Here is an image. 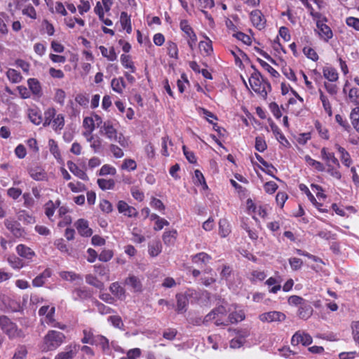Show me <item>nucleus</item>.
<instances>
[{"mask_svg": "<svg viewBox=\"0 0 359 359\" xmlns=\"http://www.w3.org/2000/svg\"><path fill=\"white\" fill-rule=\"evenodd\" d=\"M77 346L70 344L66 346L65 351L60 352L55 356L56 359H72L76 354Z\"/></svg>", "mask_w": 359, "mask_h": 359, "instance_id": "nucleus-20", "label": "nucleus"}, {"mask_svg": "<svg viewBox=\"0 0 359 359\" xmlns=\"http://www.w3.org/2000/svg\"><path fill=\"white\" fill-rule=\"evenodd\" d=\"M141 355V350L138 348L130 349L127 352L126 356L122 357L120 359H137Z\"/></svg>", "mask_w": 359, "mask_h": 359, "instance_id": "nucleus-61", "label": "nucleus"}, {"mask_svg": "<svg viewBox=\"0 0 359 359\" xmlns=\"http://www.w3.org/2000/svg\"><path fill=\"white\" fill-rule=\"evenodd\" d=\"M99 49L102 55L107 58L109 61L113 62L117 60V55L114 47H111L110 49L108 50L105 46H100Z\"/></svg>", "mask_w": 359, "mask_h": 359, "instance_id": "nucleus-31", "label": "nucleus"}, {"mask_svg": "<svg viewBox=\"0 0 359 359\" xmlns=\"http://www.w3.org/2000/svg\"><path fill=\"white\" fill-rule=\"evenodd\" d=\"M67 186L74 193L82 192L86 189L85 184L80 182H71Z\"/></svg>", "mask_w": 359, "mask_h": 359, "instance_id": "nucleus-53", "label": "nucleus"}, {"mask_svg": "<svg viewBox=\"0 0 359 359\" xmlns=\"http://www.w3.org/2000/svg\"><path fill=\"white\" fill-rule=\"evenodd\" d=\"M29 175L32 179L37 181L43 180L46 178V172L40 168L31 169L29 170Z\"/></svg>", "mask_w": 359, "mask_h": 359, "instance_id": "nucleus-44", "label": "nucleus"}, {"mask_svg": "<svg viewBox=\"0 0 359 359\" xmlns=\"http://www.w3.org/2000/svg\"><path fill=\"white\" fill-rule=\"evenodd\" d=\"M125 284L130 286L135 292H140L142 291V283L140 278L135 276H129L128 278L125 280Z\"/></svg>", "mask_w": 359, "mask_h": 359, "instance_id": "nucleus-22", "label": "nucleus"}, {"mask_svg": "<svg viewBox=\"0 0 359 359\" xmlns=\"http://www.w3.org/2000/svg\"><path fill=\"white\" fill-rule=\"evenodd\" d=\"M194 180L196 184L201 185L204 189H208V185L205 182L204 176L199 170H196L194 171Z\"/></svg>", "mask_w": 359, "mask_h": 359, "instance_id": "nucleus-51", "label": "nucleus"}, {"mask_svg": "<svg viewBox=\"0 0 359 359\" xmlns=\"http://www.w3.org/2000/svg\"><path fill=\"white\" fill-rule=\"evenodd\" d=\"M111 292L118 299L123 300L126 297L125 290L119 285L118 283L115 282L111 284L109 287Z\"/></svg>", "mask_w": 359, "mask_h": 359, "instance_id": "nucleus-27", "label": "nucleus"}, {"mask_svg": "<svg viewBox=\"0 0 359 359\" xmlns=\"http://www.w3.org/2000/svg\"><path fill=\"white\" fill-rule=\"evenodd\" d=\"M304 160L309 165L313 166L318 171L323 172L325 170L324 165L322 163L313 159L310 156L306 155L304 156Z\"/></svg>", "mask_w": 359, "mask_h": 359, "instance_id": "nucleus-48", "label": "nucleus"}, {"mask_svg": "<svg viewBox=\"0 0 359 359\" xmlns=\"http://www.w3.org/2000/svg\"><path fill=\"white\" fill-rule=\"evenodd\" d=\"M168 54L172 58H177L178 57V48L177 46L174 42H169L168 43Z\"/></svg>", "mask_w": 359, "mask_h": 359, "instance_id": "nucleus-62", "label": "nucleus"}, {"mask_svg": "<svg viewBox=\"0 0 359 359\" xmlns=\"http://www.w3.org/2000/svg\"><path fill=\"white\" fill-rule=\"evenodd\" d=\"M265 284L270 287L269 291L271 293L276 294L281 289L280 280L276 278L270 277L266 280Z\"/></svg>", "mask_w": 359, "mask_h": 359, "instance_id": "nucleus-29", "label": "nucleus"}, {"mask_svg": "<svg viewBox=\"0 0 359 359\" xmlns=\"http://www.w3.org/2000/svg\"><path fill=\"white\" fill-rule=\"evenodd\" d=\"M0 327L10 339L23 337L25 336L23 332L19 330L17 325L6 316H0Z\"/></svg>", "mask_w": 359, "mask_h": 359, "instance_id": "nucleus-6", "label": "nucleus"}, {"mask_svg": "<svg viewBox=\"0 0 359 359\" xmlns=\"http://www.w3.org/2000/svg\"><path fill=\"white\" fill-rule=\"evenodd\" d=\"M67 164L69 170L73 175L83 181H88L89 180L86 172L81 169L76 163L72 161H68Z\"/></svg>", "mask_w": 359, "mask_h": 359, "instance_id": "nucleus-19", "label": "nucleus"}, {"mask_svg": "<svg viewBox=\"0 0 359 359\" xmlns=\"http://www.w3.org/2000/svg\"><path fill=\"white\" fill-rule=\"evenodd\" d=\"M8 262L14 269H20L24 266L22 260L15 256L9 257L8 258Z\"/></svg>", "mask_w": 359, "mask_h": 359, "instance_id": "nucleus-52", "label": "nucleus"}, {"mask_svg": "<svg viewBox=\"0 0 359 359\" xmlns=\"http://www.w3.org/2000/svg\"><path fill=\"white\" fill-rule=\"evenodd\" d=\"M28 86L31 91L34 95H39L41 91L40 83L35 79H29L27 81Z\"/></svg>", "mask_w": 359, "mask_h": 359, "instance_id": "nucleus-49", "label": "nucleus"}, {"mask_svg": "<svg viewBox=\"0 0 359 359\" xmlns=\"http://www.w3.org/2000/svg\"><path fill=\"white\" fill-rule=\"evenodd\" d=\"M343 92L346 95V102L359 108V88L351 86L347 81L344 83Z\"/></svg>", "mask_w": 359, "mask_h": 359, "instance_id": "nucleus-7", "label": "nucleus"}, {"mask_svg": "<svg viewBox=\"0 0 359 359\" xmlns=\"http://www.w3.org/2000/svg\"><path fill=\"white\" fill-rule=\"evenodd\" d=\"M27 354V350L25 346H20L15 350L12 359H24Z\"/></svg>", "mask_w": 359, "mask_h": 359, "instance_id": "nucleus-63", "label": "nucleus"}, {"mask_svg": "<svg viewBox=\"0 0 359 359\" xmlns=\"http://www.w3.org/2000/svg\"><path fill=\"white\" fill-rule=\"evenodd\" d=\"M111 86L114 92L122 94L126 85L123 77H118L111 80Z\"/></svg>", "mask_w": 359, "mask_h": 359, "instance_id": "nucleus-26", "label": "nucleus"}, {"mask_svg": "<svg viewBox=\"0 0 359 359\" xmlns=\"http://www.w3.org/2000/svg\"><path fill=\"white\" fill-rule=\"evenodd\" d=\"M86 280L87 283L97 288H102L103 287V283L93 275H87L86 277Z\"/></svg>", "mask_w": 359, "mask_h": 359, "instance_id": "nucleus-60", "label": "nucleus"}, {"mask_svg": "<svg viewBox=\"0 0 359 359\" xmlns=\"http://www.w3.org/2000/svg\"><path fill=\"white\" fill-rule=\"evenodd\" d=\"M116 172V168L109 164L102 166L99 171V175L104 176L107 175H114Z\"/></svg>", "mask_w": 359, "mask_h": 359, "instance_id": "nucleus-55", "label": "nucleus"}, {"mask_svg": "<svg viewBox=\"0 0 359 359\" xmlns=\"http://www.w3.org/2000/svg\"><path fill=\"white\" fill-rule=\"evenodd\" d=\"M346 25L354 29L355 31L359 32V18L355 17H348L346 19Z\"/></svg>", "mask_w": 359, "mask_h": 359, "instance_id": "nucleus-64", "label": "nucleus"}, {"mask_svg": "<svg viewBox=\"0 0 359 359\" xmlns=\"http://www.w3.org/2000/svg\"><path fill=\"white\" fill-rule=\"evenodd\" d=\"M43 126H51L55 131H60L65 126V116L62 114H57L53 107L48 108L44 112Z\"/></svg>", "mask_w": 359, "mask_h": 359, "instance_id": "nucleus-2", "label": "nucleus"}, {"mask_svg": "<svg viewBox=\"0 0 359 359\" xmlns=\"http://www.w3.org/2000/svg\"><path fill=\"white\" fill-rule=\"evenodd\" d=\"M334 147L340 154V159L342 163L345 166L349 167L352 163V161L348 152L338 144H336Z\"/></svg>", "mask_w": 359, "mask_h": 359, "instance_id": "nucleus-25", "label": "nucleus"}, {"mask_svg": "<svg viewBox=\"0 0 359 359\" xmlns=\"http://www.w3.org/2000/svg\"><path fill=\"white\" fill-rule=\"evenodd\" d=\"M250 19L252 24L259 29L264 27L265 20L262 12L259 10L252 11L250 13Z\"/></svg>", "mask_w": 359, "mask_h": 359, "instance_id": "nucleus-21", "label": "nucleus"}, {"mask_svg": "<svg viewBox=\"0 0 359 359\" xmlns=\"http://www.w3.org/2000/svg\"><path fill=\"white\" fill-rule=\"evenodd\" d=\"M65 335L56 330H49L43 337L39 347L42 352H48L56 350L65 341Z\"/></svg>", "mask_w": 359, "mask_h": 359, "instance_id": "nucleus-1", "label": "nucleus"}, {"mask_svg": "<svg viewBox=\"0 0 359 359\" xmlns=\"http://www.w3.org/2000/svg\"><path fill=\"white\" fill-rule=\"evenodd\" d=\"M16 252L20 257L28 260H32L36 255L34 250L24 244H19L16 246Z\"/></svg>", "mask_w": 359, "mask_h": 359, "instance_id": "nucleus-18", "label": "nucleus"}, {"mask_svg": "<svg viewBox=\"0 0 359 359\" xmlns=\"http://www.w3.org/2000/svg\"><path fill=\"white\" fill-rule=\"evenodd\" d=\"M75 227L82 236L89 237L93 234V231L88 226V222L84 219H79L75 223Z\"/></svg>", "mask_w": 359, "mask_h": 359, "instance_id": "nucleus-16", "label": "nucleus"}, {"mask_svg": "<svg viewBox=\"0 0 359 359\" xmlns=\"http://www.w3.org/2000/svg\"><path fill=\"white\" fill-rule=\"evenodd\" d=\"M285 315L280 311H273L263 313L259 316V319L262 323L282 322L285 320Z\"/></svg>", "mask_w": 359, "mask_h": 359, "instance_id": "nucleus-11", "label": "nucleus"}, {"mask_svg": "<svg viewBox=\"0 0 359 359\" xmlns=\"http://www.w3.org/2000/svg\"><path fill=\"white\" fill-rule=\"evenodd\" d=\"M100 133L109 140L116 142L122 147H126V141L125 137L121 133H118L111 121L107 120L104 121L100 127Z\"/></svg>", "mask_w": 359, "mask_h": 359, "instance_id": "nucleus-3", "label": "nucleus"}, {"mask_svg": "<svg viewBox=\"0 0 359 359\" xmlns=\"http://www.w3.org/2000/svg\"><path fill=\"white\" fill-rule=\"evenodd\" d=\"M83 126L86 130L83 133L85 137L91 135L96 127L91 116L83 118Z\"/></svg>", "mask_w": 359, "mask_h": 359, "instance_id": "nucleus-30", "label": "nucleus"}, {"mask_svg": "<svg viewBox=\"0 0 359 359\" xmlns=\"http://www.w3.org/2000/svg\"><path fill=\"white\" fill-rule=\"evenodd\" d=\"M256 158L264 167V168H262V170L271 177H274V172H277V170L274 168V166L264 161V158L259 154H256Z\"/></svg>", "mask_w": 359, "mask_h": 359, "instance_id": "nucleus-33", "label": "nucleus"}, {"mask_svg": "<svg viewBox=\"0 0 359 359\" xmlns=\"http://www.w3.org/2000/svg\"><path fill=\"white\" fill-rule=\"evenodd\" d=\"M93 345L100 346L104 351L109 349V341L107 338L102 335H95Z\"/></svg>", "mask_w": 359, "mask_h": 359, "instance_id": "nucleus-34", "label": "nucleus"}, {"mask_svg": "<svg viewBox=\"0 0 359 359\" xmlns=\"http://www.w3.org/2000/svg\"><path fill=\"white\" fill-rule=\"evenodd\" d=\"M229 318L231 323L241 322L245 319V313L243 311H236L230 313Z\"/></svg>", "mask_w": 359, "mask_h": 359, "instance_id": "nucleus-56", "label": "nucleus"}, {"mask_svg": "<svg viewBox=\"0 0 359 359\" xmlns=\"http://www.w3.org/2000/svg\"><path fill=\"white\" fill-rule=\"evenodd\" d=\"M177 311L180 313H182L186 311V307L187 306V299L185 296L182 294H177Z\"/></svg>", "mask_w": 359, "mask_h": 359, "instance_id": "nucleus-47", "label": "nucleus"}, {"mask_svg": "<svg viewBox=\"0 0 359 359\" xmlns=\"http://www.w3.org/2000/svg\"><path fill=\"white\" fill-rule=\"evenodd\" d=\"M60 276L65 280H69V281H76L78 280L79 283L82 282L83 279L81 276L75 273L72 271H60L59 273Z\"/></svg>", "mask_w": 359, "mask_h": 359, "instance_id": "nucleus-40", "label": "nucleus"}, {"mask_svg": "<svg viewBox=\"0 0 359 359\" xmlns=\"http://www.w3.org/2000/svg\"><path fill=\"white\" fill-rule=\"evenodd\" d=\"M351 327L353 340L359 345V320L353 321Z\"/></svg>", "mask_w": 359, "mask_h": 359, "instance_id": "nucleus-58", "label": "nucleus"}, {"mask_svg": "<svg viewBox=\"0 0 359 359\" xmlns=\"http://www.w3.org/2000/svg\"><path fill=\"white\" fill-rule=\"evenodd\" d=\"M120 22L123 29L130 34L132 32V26L130 16L126 12H122L120 16Z\"/></svg>", "mask_w": 359, "mask_h": 359, "instance_id": "nucleus-37", "label": "nucleus"}, {"mask_svg": "<svg viewBox=\"0 0 359 359\" xmlns=\"http://www.w3.org/2000/svg\"><path fill=\"white\" fill-rule=\"evenodd\" d=\"M55 312V306H43L39 310V315L42 317L41 321L47 325L57 327L60 330H65L66 325L56 322L54 316Z\"/></svg>", "mask_w": 359, "mask_h": 359, "instance_id": "nucleus-5", "label": "nucleus"}, {"mask_svg": "<svg viewBox=\"0 0 359 359\" xmlns=\"http://www.w3.org/2000/svg\"><path fill=\"white\" fill-rule=\"evenodd\" d=\"M6 76L12 83H20L22 79L20 74L14 69H9L6 72Z\"/></svg>", "mask_w": 359, "mask_h": 359, "instance_id": "nucleus-46", "label": "nucleus"}, {"mask_svg": "<svg viewBox=\"0 0 359 359\" xmlns=\"http://www.w3.org/2000/svg\"><path fill=\"white\" fill-rule=\"evenodd\" d=\"M320 100L322 102L325 111L329 116H332V105L330 100L327 95H325L321 90H319Z\"/></svg>", "mask_w": 359, "mask_h": 359, "instance_id": "nucleus-35", "label": "nucleus"}, {"mask_svg": "<svg viewBox=\"0 0 359 359\" xmlns=\"http://www.w3.org/2000/svg\"><path fill=\"white\" fill-rule=\"evenodd\" d=\"M312 341L313 339L310 334L301 331L295 332L291 339V344L292 346H297L299 344H302L303 346H309Z\"/></svg>", "mask_w": 359, "mask_h": 359, "instance_id": "nucleus-13", "label": "nucleus"}, {"mask_svg": "<svg viewBox=\"0 0 359 359\" xmlns=\"http://www.w3.org/2000/svg\"><path fill=\"white\" fill-rule=\"evenodd\" d=\"M88 297V292L81 288H76L72 292V298L74 300L86 299Z\"/></svg>", "mask_w": 359, "mask_h": 359, "instance_id": "nucleus-57", "label": "nucleus"}, {"mask_svg": "<svg viewBox=\"0 0 359 359\" xmlns=\"http://www.w3.org/2000/svg\"><path fill=\"white\" fill-rule=\"evenodd\" d=\"M312 313L313 309L311 306L302 304L298 310V316L303 320H307Z\"/></svg>", "mask_w": 359, "mask_h": 359, "instance_id": "nucleus-42", "label": "nucleus"}, {"mask_svg": "<svg viewBox=\"0 0 359 359\" xmlns=\"http://www.w3.org/2000/svg\"><path fill=\"white\" fill-rule=\"evenodd\" d=\"M18 219L24 224H31L35 222L34 217L25 210H20L18 214Z\"/></svg>", "mask_w": 359, "mask_h": 359, "instance_id": "nucleus-45", "label": "nucleus"}, {"mask_svg": "<svg viewBox=\"0 0 359 359\" xmlns=\"http://www.w3.org/2000/svg\"><path fill=\"white\" fill-rule=\"evenodd\" d=\"M4 225L6 229L17 238H25L27 233L24 228L22 227L20 222L11 219L4 220Z\"/></svg>", "mask_w": 359, "mask_h": 359, "instance_id": "nucleus-9", "label": "nucleus"}, {"mask_svg": "<svg viewBox=\"0 0 359 359\" xmlns=\"http://www.w3.org/2000/svg\"><path fill=\"white\" fill-rule=\"evenodd\" d=\"M177 232L176 230L172 229L170 231H166L163 235V241L167 245H173L177 238Z\"/></svg>", "mask_w": 359, "mask_h": 359, "instance_id": "nucleus-36", "label": "nucleus"}, {"mask_svg": "<svg viewBox=\"0 0 359 359\" xmlns=\"http://www.w3.org/2000/svg\"><path fill=\"white\" fill-rule=\"evenodd\" d=\"M317 32L320 37L325 41H328L333 36L330 27L325 23L324 18H320L316 21Z\"/></svg>", "mask_w": 359, "mask_h": 359, "instance_id": "nucleus-12", "label": "nucleus"}, {"mask_svg": "<svg viewBox=\"0 0 359 359\" xmlns=\"http://www.w3.org/2000/svg\"><path fill=\"white\" fill-rule=\"evenodd\" d=\"M51 276V269L49 268L46 269L41 273L33 279L32 285L36 287H42Z\"/></svg>", "mask_w": 359, "mask_h": 359, "instance_id": "nucleus-17", "label": "nucleus"}, {"mask_svg": "<svg viewBox=\"0 0 359 359\" xmlns=\"http://www.w3.org/2000/svg\"><path fill=\"white\" fill-rule=\"evenodd\" d=\"M117 209L120 213L128 217H136L137 215V210L134 207L129 205L124 201H119L118 202Z\"/></svg>", "mask_w": 359, "mask_h": 359, "instance_id": "nucleus-15", "label": "nucleus"}, {"mask_svg": "<svg viewBox=\"0 0 359 359\" xmlns=\"http://www.w3.org/2000/svg\"><path fill=\"white\" fill-rule=\"evenodd\" d=\"M205 41H201L199 43V48L201 51H203L206 55H210L213 52L212 46V41L208 37L205 36Z\"/></svg>", "mask_w": 359, "mask_h": 359, "instance_id": "nucleus-43", "label": "nucleus"}, {"mask_svg": "<svg viewBox=\"0 0 359 359\" xmlns=\"http://www.w3.org/2000/svg\"><path fill=\"white\" fill-rule=\"evenodd\" d=\"M60 201L59 200H57L55 202H53L52 200H49L44 205L45 215L50 221H53V217L55 214V211L56 208L60 206Z\"/></svg>", "mask_w": 359, "mask_h": 359, "instance_id": "nucleus-23", "label": "nucleus"}, {"mask_svg": "<svg viewBox=\"0 0 359 359\" xmlns=\"http://www.w3.org/2000/svg\"><path fill=\"white\" fill-rule=\"evenodd\" d=\"M323 73L324 77L329 81L334 82L339 79V75L337 70L332 67H323Z\"/></svg>", "mask_w": 359, "mask_h": 359, "instance_id": "nucleus-28", "label": "nucleus"}, {"mask_svg": "<svg viewBox=\"0 0 359 359\" xmlns=\"http://www.w3.org/2000/svg\"><path fill=\"white\" fill-rule=\"evenodd\" d=\"M86 137L87 141L90 143V147L93 149L94 152H99L102 148V140L98 137H95L92 134Z\"/></svg>", "mask_w": 359, "mask_h": 359, "instance_id": "nucleus-38", "label": "nucleus"}, {"mask_svg": "<svg viewBox=\"0 0 359 359\" xmlns=\"http://www.w3.org/2000/svg\"><path fill=\"white\" fill-rule=\"evenodd\" d=\"M97 183L102 190L113 189L115 187V181L113 179H98Z\"/></svg>", "mask_w": 359, "mask_h": 359, "instance_id": "nucleus-39", "label": "nucleus"}, {"mask_svg": "<svg viewBox=\"0 0 359 359\" xmlns=\"http://www.w3.org/2000/svg\"><path fill=\"white\" fill-rule=\"evenodd\" d=\"M249 83L252 89L263 97H266L268 90H271V85L265 81L259 72L252 74L249 78Z\"/></svg>", "mask_w": 359, "mask_h": 359, "instance_id": "nucleus-4", "label": "nucleus"}, {"mask_svg": "<svg viewBox=\"0 0 359 359\" xmlns=\"http://www.w3.org/2000/svg\"><path fill=\"white\" fill-rule=\"evenodd\" d=\"M349 117L353 128L359 133V108L354 107L351 110Z\"/></svg>", "mask_w": 359, "mask_h": 359, "instance_id": "nucleus-41", "label": "nucleus"}, {"mask_svg": "<svg viewBox=\"0 0 359 359\" xmlns=\"http://www.w3.org/2000/svg\"><path fill=\"white\" fill-rule=\"evenodd\" d=\"M266 277V274L264 271L255 270L250 273V280L252 283L257 281H262Z\"/></svg>", "mask_w": 359, "mask_h": 359, "instance_id": "nucleus-50", "label": "nucleus"}, {"mask_svg": "<svg viewBox=\"0 0 359 359\" xmlns=\"http://www.w3.org/2000/svg\"><path fill=\"white\" fill-rule=\"evenodd\" d=\"M27 116L29 120L35 125H39L43 121L41 112L36 107L29 109Z\"/></svg>", "mask_w": 359, "mask_h": 359, "instance_id": "nucleus-24", "label": "nucleus"}, {"mask_svg": "<svg viewBox=\"0 0 359 359\" xmlns=\"http://www.w3.org/2000/svg\"><path fill=\"white\" fill-rule=\"evenodd\" d=\"M162 246L160 242H153L149 245V253L152 257L157 256L161 252Z\"/></svg>", "mask_w": 359, "mask_h": 359, "instance_id": "nucleus-54", "label": "nucleus"}, {"mask_svg": "<svg viewBox=\"0 0 359 359\" xmlns=\"http://www.w3.org/2000/svg\"><path fill=\"white\" fill-rule=\"evenodd\" d=\"M120 60L124 68L130 69L131 73L135 72L136 67L129 55L122 54L121 55Z\"/></svg>", "mask_w": 359, "mask_h": 359, "instance_id": "nucleus-32", "label": "nucleus"}, {"mask_svg": "<svg viewBox=\"0 0 359 359\" xmlns=\"http://www.w3.org/2000/svg\"><path fill=\"white\" fill-rule=\"evenodd\" d=\"M320 156L322 159L325 161L327 166H331L333 165L337 168L340 167L339 162L335 157L334 154L330 151L327 148H322L320 151Z\"/></svg>", "mask_w": 359, "mask_h": 359, "instance_id": "nucleus-14", "label": "nucleus"}, {"mask_svg": "<svg viewBox=\"0 0 359 359\" xmlns=\"http://www.w3.org/2000/svg\"><path fill=\"white\" fill-rule=\"evenodd\" d=\"M180 27L184 34V37L187 39L188 45L190 49L193 50L197 41V36L192 27L187 20H181Z\"/></svg>", "mask_w": 359, "mask_h": 359, "instance_id": "nucleus-8", "label": "nucleus"}, {"mask_svg": "<svg viewBox=\"0 0 359 359\" xmlns=\"http://www.w3.org/2000/svg\"><path fill=\"white\" fill-rule=\"evenodd\" d=\"M226 311L224 306H219L212 310L205 317V321L209 322L215 320L216 325H225L224 318L226 316Z\"/></svg>", "mask_w": 359, "mask_h": 359, "instance_id": "nucleus-10", "label": "nucleus"}, {"mask_svg": "<svg viewBox=\"0 0 359 359\" xmlns=\"http://www.w3.org/2000/svg\"><path fill=\"white\" fill-rule=\"evenodd\" d=\"M210 259V257L205 252L198 253L192 257V260L195 263H207Z\"/></svg>", "mask_w": 359, "mask_h": 359, "instance_id": "nucleus-59", "label": "nucleus"}]
</instances>
